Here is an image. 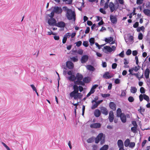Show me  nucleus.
<instances>
[{"mask_svg": "<svg viewBox=\"0 0 150 150\" xmlns=\"http://www.w3.org/2000/svg\"><path fill=\"white\" fill-rule=\"evenodd\" d=\"M63 9L66 12V16L68 20H75L76 13L74 11L69 9L67 6L63 7Z\"/></svg>", "mask_w": 150, "mask_h": 150, "instance_id": "nucleus-1", "label": "nucleus"}, {"mask_svg": "<svg viewBox=\"0 0 150 150\" xmlns=\"http://www.w3.org/2000/svg\"><path fill=\"white\" fill-rule=\"evenodd\" d=\"M105 135L103 133H101L99 134L95 139V142L96 143H98L100 141V144H103L105 142Z\"/></svg>", "mask_w": 150, "mask_h": 150, "instance_id": "nucleus-2", "label": "nucleus"}, {"mask_svg": "<svg viewBox=\"0 0 150 150\" xmlns=\"http://www.w3.org/2000/svg\"><path fill=\"white\" fill-rule=\"evenodd\" d=\"M76 80L74 82V84L82 86L85 85L84 82L81 81L83 78V76L82 75L79 73H77L76 74Z\"/></svg>", "mask_w": 150, "mask_h": 150, "instance_id": "nucleus-3", "label": "nucleus"}, {"mask_svg": "<svg viewBox=\"0 0 150 150\" xmlns=\"http://www.w3.org/2000/svg\"><path fill=\"white\" fill-rule=\"evenodd\" d=\"M116 50V47L114 46H112L111 47L105 46L104 47L103 49V51L106 54H108L111 52H114Z\"/></svg>", "mask_w": 150, "mask_h": 150, "instance_id": "nucleus-4", "label": "nucleus"}, {"mask_svg": "<svg viewBox=\"0 0 150 150\" xmlns=\"http://www.w3.org/2000/svg\"><path fill=\"white\" fill-rule=\"evenodd\" d=\"M143 99L146 100L148 102L149 101V97L146 94H141L139 96V99L140 102H142Z\"/></svg>", "mask_w": 150, "mask_h": 150, "instance_id": "nucleus-5", "label": "nucleus"}, {"mask_svg": "<svg viewBox=\"0 0 150 150\" xmlns=\"http://www.w3.org/2000/svg\"><path fill=\"white\" fill-rule=\"evenodd\" d=\"M48 23L50 25L53 26L56 25V21L54 18H51L48 19Z\"/></svg>", "mask_w": 150, "mask_h": 150, "instance_id": "nucleus-6", "label": "nucleus"}, {"mask_svg": "<svg viewBox=\"0 0 150 150\" xmlns=\"http://www.w3.org/2000/svg\"><path fill=\"white\" fill-rule=\"evenodd\" d=\"M113 77V75L108 72H105L103 76V77L105 79H109Z\"/></svg>", "mask_w": 150, "mask_h": 150, "instance_id": "nucleus-7", "label": "nucleus"}, {"mask_svg": "<svg viewBox=\"0 0 150 150\" xmlns=\"http://www.w3.org/2000/svg\"><path fill=\"white\" fill-rule=\"evenodd\" d=\"M55 13L59 14L61 13L62 12V10L61 8L58 6L55 7L53 10Z\"/></svg>", "mask_w": 150, "mask_h": 150, "instance_id": "nucleus-8", "label": "nucleus"}, {"mask_svg": "<svg viewBox=\"0 0 150 150\" xmlns=\"http://www.w3.org/2000/svg\"><path fill=\"white\" fill-rule=\"evenodd\" d=\"M101 126V124L99 123H93L90 125V127L92 128H98Z\"/></svg>", "mask_w": 150, "mask_h": 150, "instance_id": "nucleus-9", "label": "nucleus"}, {"mask_svg": "<svg viewBox=\"0 0 150 150\" xmlns=\"http://www.w3.org/2000/svg\"><path fill=\"white\" fill-rule=\"evenodd\" d=\"M110 19L111 22L113 24H116L117 21V19L116 16L110 15Z\"/></svg>", "mask_w": 150, "mask_h": 150, "instance_id": "nucleus-10", "label": "nucleus"}, {"mask_svg": "<svg viewBox=\"0 0 150 150\" xmlns=\"http://www.w3.org/2000/svg\"><path fill=\"white\" fill-rule=\"evenodd\" d=\"M56 25L59 28H64L66 26V24L64 22L60 21L56 23Z\"/></svg>", "mask_w": 150, "mask_h": 150, "instance_id": "nucleus-11", "label": "nucleus"}, {"mask_svg": "<svg viewBox=\"0 0 150 150\" xmlns=\"http://www.w3.org/2000/svg\"><path fill=\"white\" fill-rule=\"evenodd\" d=\"M66 65L67 67L70 69H73L74 65L73 63L70 61H68L66 62Z\"/></svg>", "mask_w": 150, "mask_h": 150, "instance_id": "nucleus-12", "label": "nucleus"}, {"mask_svg": "<svg viewBox=\"0 0 150 150\" xmlns=\"http://www.w3.org/2000/svg\"><path fill=\"white\" fill-rule=\"evenodd\" d=\"M88 59V57L87 55H83L81 59V62L82 63H84L86 62Z\"/></svg>", "mask_w": 150, "mask_h": 150, "instance_id": "nucleus-13", "label": "nucleus"}, {"mask_svg": "<svg viewBox=\"0 0 150 150\" xmlns=\"http://www.w3.org/2000/svg\"><path fill=\"white\" fill-rule=\"evenodd\" d=\"M140 69V67L138 65L137 66H135L134 67L131 68L129 70V71L130 72V74H131V73H133L132 72L133 71H137L138 70Z\"/></svg>", "mask_w": 150, "mask_h": 150, "instance_id": "nucleus-14", "label": "nucleus"}, {"mask_svg": "<svg viewBox=\"0 0 150 150\" xmlns=\"http://www.w3.org/2000/svg\"><path fill=\"white\" fill-rule=\"evenodd\" d=\"M108 119L110 122H113L114 119V113L112 111H110L109 113Z\"/></svg>", "mask_w": 150, "mask_h": 150, "instance_id": "nucleus-15", "label": "nucleus"}, {"mask_svg": "<svg viewBox=\"0 0 150 150\" xmlns=\"http://www.w3.org/2000/svg\"><path fill=\"white\" fill-rule=\"evenodd\" d=\"M76 92L73 91L70 93V96L71 98H74V99L76 100L78 99V96L77 95H76Z\"/></svg>", "mask_w": 150, "mask_h": 150, "instance_id": "nucleus-16", "label": "nucleus"}, {"mask_svg": "<svg viewBox=\"0 0 150 150\" xmlns=\"http://www.w3.org/2000/svg\"><path fill=\"white\" fill-rule=\"evenodd\" d=\"M150 70L148 68H147L144 72V76L146 79H148L149 77Z\"/></svg>", "mask_w": 150, "mask_h": 150, "instance_id": "nucleus-17", "label": "nucleus"}, {"mask_svg": "<svg viewBox=\"0 0 150 150\" xmlns=\"http://www.w3.org/2000/svg\"><path fill=\"white\" fill-rule=\"evenodd\" d=\"M100 110L101 112L105 115L108 114V111L106 108L104 107H102L100 108Z\"/></svg>", "mask_w": 150, "mask_h": 150, "instance_id": "nucleus-18", "label": "nucleus"}, {"mask_svg": "<svg viewBox=\"0 0 150 150\" xmlns=\"http://www.w3.org/2000/svg\"><path fill=\"white\" fill-rule=\"evenodd\" d=\"M109 106L110 108L113 110H116V105L113 102H110L109 104Z\"/></svg>", "mask_w": 150, "mask_h": 150, "instance_id": "nucleus-19", "label": "nucleus"}, {"mask_svg": "<svg viewBox=\"0 0 150 150\" xmlns=\"http://www.w3.org/2000/svg\"><path fill=\"white\" fill-rule=\"evenodd\" d=\"M109 8L111 12H112L115 10V5L112 2H110L109 4Z\"/></svg>", "mask_w": 150, "mask_h": 150, "instance_id": "nucleus-20", "label": "nucleus"}, {"mask_svg": "<svg viewBox=\"0 0 150 150\" xmlns=\"http://www.w3.org/2000/svg\"><path fill=\"white\" fill-rule=\"evenodd\" d=\"M117 144L119 148L124 147V144L123 141L121 139H119L117 142Z\"/></svg>", "mask_w": 150, "mask_h": 150, "instance_id": "nucleus-21", "label": "nucleus"}, {"mask_svg": "<svg viewBox=\"0 0 150 150\" xmlns=\"http://www.w3.org/2000/svg\"><path fill=\"white\" fill-rule=\"evenodd\" d=\"M123 123H125L126 121V116L124 114H121V116L119 117Z\"/></svg>", "mask_w": 150, "mask_h": 150, "instance_id": "nucleus-22", "label": "nucleus"}, {"mask_svg": "<svg viewBox=\"0 0 150 150\" xmlns=\"http://www.w3.org/2000/svg\"><path fill=\"white\" fill-rule=\"evenodd\" d=\"M100 114L101 112L99 110L96 109L95 110L94 114L96 117H99Z\"/></svg>", "mask_w": 150, "mask_h": 150, "instance_id": "nucleus-23", "label": "nucleus"}, {"mask_svg": "<svg viewBox=\"0 0 150 150\" xmlns=\"http://www.w3.org/2000/svg\"><path fill=\"white\" fill-rule=\"evenodd\" d=\"M86 68L88 70L92 71H94L95 70L93 66L90 65H87Z\"/></svg>", "mask_w": 150, "mask_h": 150, "instance_id": "nucleus-24", "label": "nucleus"}, {"mask_svg": "<svg viewBox=\"0 0 150 150\" xmlns=\"http://www.w3.org/2000/svg\"><path fill=\"white\" fill-rule=\"evenodd\" d=\"M68 79L70 81H74V82L75 81H76V76L74 75H73L71 76H69L68 78Z\"/></svg>", "mask_w": 150, "mask_h": 150, "instance_id": "nucleus-25", "label": "nucleus"}, {"mask_svg": "<svg viewBox=\"0 0 150 150\" xmlns=\"http://www.w3.org/2000/svg\"><path fill=\"white\" fill-rule=\"evenodd\" d=\"M92 103L95 102V103H93L92 105V106L91 107V108L93 110L96 108L98 106V104L96 103V101L95 100H93L92 102Z\"/></svg>", "mask_w": 150, "mask_h": 150, "instance_id": "nucleus-26", "label": "nucleus"}, {"mask_svg": "<svg viewBox=\"0 0 150 150\" xmlns=\"http://www.w3.org/2000/svg\"><path fill=\"white\" fill-rule=\"evenodd\" d=\"M143 12L144 14L148 16H150V10L147 9H144Z\"/></svg>", "mask_w": 150, "mask_h": 150, "instance_id": "nucleus-27", "label": "nucleus"}, {"mask_svg": "<svg viewBox=\"0 0 150 150\" xmlns=\"http://www.w3.org/2000/svg\"><path fill=\"white\" fill-rule=\"evenodd\" d=\"M129 61L128 60H127L126 59H124V64H125L124 66V67L125 68H128L129 67V66L128 65H127V64H129Z\"/></svg>", "mask_w": 150, "mask_h": 150, "instance_id": "nucleus-28", "label": "nucleus"}, {"mask_svg": "<svg viewBox=\"0 0 150 150\" xmlns=\"http://www.w3.org/2000/svg\"><path fill=\"white\" fill-rule=\"evenodd\" d=\"M130 143V141L129 139H127L124 142V145L125 147L129 146Z\"/></svg>", "mask_w": 150, "mask_h": 150, "instance_id": "nucleus-29", "label": "nucleus"}, {"mask_svg": "<svg viewBox=\"0 0 150 150\" xmlns=\"http://www.w3.org/2000/svg\"><path fill=\"white\" fill-rule=\"evenodd\" d=\"M123 114V113L121 112V109L120 108H118L117 110V116L118 117H119L121 116V114Z\"/></svg>", "mask_w": 150, "mask_h": 150, "instance_id": "nucleus-30", "label": "nucleus"}, {"mask_svg": "<svg viewBox=\"0 0 150 150\" xmlns=\"http://www.w3.org/2000/svg\"><path fill=\"white\" fill-rule=\"evenodd\" d=\"M137 89L135 87L132 86L131 87L130 92L133 93H135L137 91Z\"/></svg>", "mask_w": 150, "mask_h": 150, "instance_id": "nucleus-31", "label": "nucleus"}, {"mask_svg": "<svg viewBox=\"0 0 150 150\" xmlns=\"http://www.w3.org/2000/svg\"><path fill=\"white\" fill-rule=\"evenodd\" d=\"M76 84L73 86V88L74 90L73 91L77 93L79 91V87Z\"/></svg>", "mask_w": 150, "mask_h": 150, "instance_id": "nucleus-32", "label": "nucleus"}, {"mask_svg": "<svg viewBox=\"0 0 150 150\" xmlns=\"http://www.w3.org/2000/svg\"><path fill=\"white\" fill-rule=\"evenodd\" d=\"M83 81H82L84 83H88L90 82V79L88 77H86L83 79Z\"/></svg>", "mask_w": 150, "mask_h": 150, "instance_id": "nucleus-33", "label": "nucleus"}, {"mask_svg": "<svg viewBox=\"0 0 150 150\" xmlns=\"http://www.w3.org/2000/svg\"><path fill=\"white\" fill-rule=\"evenodd\" d=\"M113 40V38L111 37H110L108 38H106L105 39V41L108 43H110V42L112 41Z\"/></svg>", "mask_w": 150, "mask_h": 150, "instance_id": "nucleus-34", "label": "nucleus"}, {"mask_svg": "<svg viewBox=\"0 0 150 150\" xmlns=\"http://www.w3.org/2000/svg\"><path fill=\"white\" fill-rule=\"evenodd\" d=\"M89 41L91 45H93L95 43V39L94 38H92L90 39Z\"/></svg>", "mask_w": 150, "mask_h": 150, "instance_id": "nucleus-35", "label": "nucleus"}, {"mask_svg": "<svg viewBox=\"0 0 150 150\" xmlns=\"http://www.w3.org/2000/svg\"><path fill=\"white\" fill-rule=\"evenodd\" d=\"M108 149V145H105L100 149V150H107Z\"/></svg>", "mask_w": 150, "mask_h": 150, "instance_id": "nucleus-36", "label": "nucleus"}, {"mask_svg": "<svg viewBox=\"0 0 150 150\" xmlns=\"http://www.w3.org/2000/svg\"><path fill=\"white\" fill-rule=\"evenodd\" d=\"M70 59L71 61L74 62H77L78 60L77 56H76L75 57H71Z\"/></svg>", "mask_w": 150, "mask_h": 150, "instance_id": "nucleus-37", "label": "nucleus"}, {"mask_svg": "<svg viewBox=\"0 0 150 150\" xmlns=\"http://www.w3.org/2000/svg\"><path fill=\"white\" fill-rule=\"evenodd\" d=\"M137 30L138 32H139L141 30L143 31L144 30V28L143 26H142L141 27L138 28Z\"/></svg>", "mask_w": 150, "mask_h": 150, "instance_id": "nucleus-38", "label": "nucleus"}, {"mask_svg": "<svg viewBox=\"0 0 150 150\" xmlns=\"http://www.w3.org/2000/svg\"><path fill=\"white\" fill-rule=\"evenodd\" d=\"M128 100L129 102H132L134 101V98L133 97L130 96L128 98Z\"/></svg>", "mask_w": 150, "mask_h": 150, "instance_id": "nucleus-39", "label": "nucleus"}, {"mask_svg": "<svg viewBox=\"0 0 150 150\" xmlns=\"http://www.w3.org/2000/svg\"><path fill=\"white\" fill-rule=\"evenodd\" d=\"M64 2H66V4H71L72 2V0H62Z\"/></svg>", "mask_w": 150, "mask_h": 150, "instance_id": "nucleus-40", "label": "nucleus"}, {"mask_svg": "<svg viewBox=\"0 0 150 150\" xmlns=\"http://www.w3.org/2000/svg\"><path fill=\"white\" fill-rule=\"evenodd\" d=\"M135 143L134 142H130L129 145V147L130 148H133L135 146Z\"/></svg>", "mask_w": 150, "mask_h": 150, "instance_id": "nucleus-41", "label": "nucleus"}, {"mask_svg": "<svg viewBox=\"0 0 150 150\" xmlns=\"http://www.w3.org/2000/svg\"><path fill=\"white\" fill-rule=\"evenodd\" d=\"M83 45L85 47H87L88 45V41H84L83 42Z\"/></svg>", "mask_w": 150, "mask_h": 150, "instance_id": "nucleus-42", "label": "nucleus"}, {"mask_svg": "<svg viewBox=\"0 0 150 150\" xmlns=\"http://www.w3.org/2000/svg\"><path fill=\"white\" fill-rule=\"evenodd\" d=\"M93 138L92 137L88 139L87 140V142L88 143H92L93 141Z\"/></svg>", "mask_w": 150, "mask_h": 150, "instance_id": "nucleus-43", "label": "nucleus"}, {"mask_svg": "<svg viewBox=\"0 0 150 150\" xmlns=\"http://www.w3.org/2000/svg\"><path fill=\"white\" fill-rule=\"evenodd\" d=\"M137 127H132L131 128V130L132 131L133 133H135L136 132V129Z\"/></svg>", "mask_w": 150, "mask_h": 150, "instance_id": "nucleus-44", "label": "nucleus"}, {"mask_svg": "<svg viewBox=\"0 0 150 150\" xmlns=\"http://www.w3.org/2000/svg\"><path fill=\"white\" fill-rule=\"evenodd\" d=\"M132 53V51L130 49H128L126 52V54L127 55H129Z\"/></svg>", "mask_w": 150, "mask_h": 150, "instance_id": "nucleus-45", "label": "nucleus"}, {"mask_svg": "<svg viewBox=\"0 0 150 150\" xmlns=\"http://www.w3.org/2000/svg\"><path fill=\"white\" fill-rule=\"evenodd\" d=\"M101 96L103 98H106L109 97L110 96V94L109 93L102 94Z\"/></svg>", "mask_w": 150, "mask_h": 150, "instance_id": "nucleus-46", "label": "nucleus"}, {"mask_svg": "<svg viewBox=\"0 0 150 150\" xmlns=\"http://www.w3.org/2000/svg\"><path fill=\"white\" fill-rule=\"evenodd\" d=\"M76 46L78 47H80L82 44V42L81 41H79L76 43Z\"/></svg>", "mask_w": 150, "mask_h": 150, "instance_id": "nucleus-47", "label": "nucleus"}, {"mask_svg": "<svg viewBox=\"0 0 150 150\" xmlns=\"http://www.w3.org/2000/svg\"><path fill=\"white\" fill-rule=\"evenodd\" d=\"M93 149V150H98V147L96 145H94L92 146Z\"/></svg>", "mask_w": 150, "mask_h": 150, "instance_id": "nucleus-48", "label": "nucleus"}, {"mask_svg": "<svg viewBox=\"0 0 150 150\" xmlns=\"http://www.w3.org/2000/svg\"><path fill=\"white\" fill-rule=\"evenodd\" d=\"M140 91L141 93H145V89L143 87H141Z\"/></svg>", "mask_w": 150, "mask_h": 150, "instance_id": "nucleus-49", "label": "nucleus"}, {"mask_svg": "<svg viewBox=\"0 0 150 150\" xmlns=\"http://www.w3.org/2000/svg\"><path fill=\"white\" fill-rule=\"evenodd\" d=\"M95 44L96 45V46L97 47H98V49H100L101 48V47L103 46L104 45H100L98 44V43L97 42H96Z\"/></svg>", "mask_w": 150, "mask_h": 150, "instance_id": "nucleus-50", "label": "nucleus"}, {"mask_svg": "<svg viewBox=\"0 0 150 150\" xmlns=\"http://www.w3.org/2000/svg\"><path fill=\"white\" fill-rule=\"evenodd\" d=\"M143 0H137V4L138 5L141 4L143 2Z\"/></svg>", "mask_w": 150, "mask_h": 150, "instance_id": "nucleus-51", "label": "nucleus"}, {"mask_svg": "<svg viewBox=\"0 0 150 150\" xmlns=\"http://www.w3.org/2000/svg\"><path fill=\"white\" fill-rule=\"evenodd\" d=\"M138 39L140 40H141L143 38V35L142 33H140L138 35Z\"/></svg>", "mask_w": 150, "mask_h": 150, "instance_id": "nucleus-52", "label": "nucleus"}, {"mask_svg": "<svg viewBox=\"0 0 150 150\" xmlns=\"http://www.w3.org/2000/svg\"><path fill=\"white\" fill-rule=\"evenodd\" d=\"M100 12L104 14H106V12L102 8H100Z\"/></svg>", "mask_w": 150, "mask_h": 150, "instance_id": "nucleus-53", "label": "nucleus"}, {"mask_svg": "<svg viewBox=\"0 0 150 150\" xmlns=\"http://www.w3.org/2000/svg\"><path fill=\"white\" fill-rule=\"evenodd\" d=\"M70 36L71 33H67L65 35L64 37L67 38H69Z\"/></svg>", "mask_w": 150, "mask_h": 150, "instance_id": "nucleus-54", "label": "nucleus"}, {"mask_svg": "<svg viewBox=\"0 0 150 150\" xmlns=\"http://www.w3.org/2000/svg\"><path fill=\"white\" fill-rule=\"evenodd\" d=\"M115 83L116 84H119L120 83V80L118 79H117L115 80Z\"/></svg>", "mask_w": 150, "mask_h": 150, "instance_id": "nucleus-55", "label": "nucleus"}, {"mask_svg": "<svg viewBox=\"0 0 150 150\" xmlns=\"http://www.w3.org/2000/svg\"><path fill=\"white\" fill-rule=\"evenodd\" d=\"M139 26V23L137 22H136L133 25V27L134 28H137Z\"/></svg>", "mask_w": 150, "mask_h": 150, "instance_id": "nucleus-56", "label": "nucleus"}, {"mask_svg": "<svg viewBox=\"0 0 150 150\" xmlns=\"http://www.w3.org/2000/svg\"><path fill=\"white\" fill-rule=\"evenodd\" d=\"M117 66V64L115 63L112 64V68L113 69H115Z\"/></svg>", "mask_w": 150, "mask_h": 150, "instance_id": "nucleus-57", "label": "nucleus"}, {"mask_svg": "<svg viewBox=\"0 0 150 150\" xmlns=\"http://www.w3.org/2000/svg\"><path fill=\"white\" fill-rule=\"evenodd\" d=\"M118 55L121 57H124V51H122L120 54H118Z\"/></svg>", "mask_w": 150, "mask_h": 150, "instance_id": "nucleus-58", "label": "nucleus"}, {"mask_svg": "<svg viewBox=\"0 0 150 150\" xmlns=\"http://www.w3.org/2000/svg\"><path fill=\"white\" fill-rule=\"evenodd\" d=\"M30 86L32 88L33 90L34 91H37L36 89L35 88V86L33 84H31L30 85Z\"/></svg>", "mask_w": 150, "mask_h": 150, "instance_id": "nucleus-59", "label": "nucleus"}, {"mask_svg": "<svg viewBox=\"0 0 150 150\" xmlns=\"http://www.w3.org/2000/svg\"><path fill=\"white\" fill-rule=\"evenodd\" d=\"M54 13H55L54 12L53 10V11L50 14H49V16L51 18H52L54 15Z\"/></svg>", "mask_w": 150, "mask_h": 150, "instance_id": "nucleus-60", "label": "nucleus"}, {"mask_svg": "<svg viewBox=\"0 0 150 150\" xmlns=\"http://www.w3.org/2000/svg\"><path fill=\"white\" fill-rule=\"evenodd\" d=\"M129 40L130 41L132 42L133 40V37L132 36L130 35L129 36L128 38Z\"/></svg>", "mask_w": 150, "mask_h": 150, "instance_id": "nucleus-61", "label": "nucleus"}, {"mask_svg": "<svg viewBox=\"0 0 150 150\" xmlns=\"http://www.w3.org/2000/svg\"><path fill=\"white\" fill-rule=\"evenodd\" d=\"M67 39V38L64 37H64L62 40V42L63 44H64L66 42Z\"/></svg>", "mask_w": 150, "mask_h": 150, "instance_id": "nucleus-62", "label": "nucleus"}, {"mask_svg": "<svg viewBox=\"0 0 150 150\" xmlns=\"http://www.w3.org/2000/svg\"><path fill=\"white\" fill-rule=\"evenodd\" d=\"M137 54V52L136 50L132 51V54L133 56H136Z\"/></svg>", "mask_w": 150, "mask_h": 150, "instance_id": "nucleus-63", "label": "nucleus"}, {"mask_svg": "<svg viewBox=\"0 0 150 150\" xmlns=\"http://www.w3.org/2000/svg\"><path fill=\"white\" fill-rule=\"evenodd\" d=\"M132 124L134 125V127H137V125L135 121H132Z\"/></svg>", "mask_w": 150, "mask_h": 150, "instance_id": "nucleus-64", "label": "nucleus"}]
</instances>
